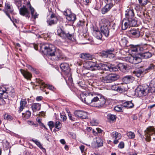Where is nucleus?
<instances>
[{
	"mask_svg": "<svg viewBox=\"0 0 155 155\" xmlns=\"http://www.w3.org/2000/svg\"><path fill=\"white\" fill-rule=\"evenodd\" d=\"M81 100L87 104H91L94 107L103 106L106 102L105 98L100 94L82 93L80 94Z\"/></svg>",
	"mask_w": 155,
	"mask_h": 155,
	"instance_id": "nucleus-1",
	"label": "nucleus"
},
{
	"mask_svg": "<svg viewBox=\"0 0 155 155\" xmlns=\"http://www.w3.org/2000/svg\"><path fill=\"white\" fill-rule=\"evenodd\" d=\"M44 49V51L47 53L49 58L52 60L57 61L64 59L65 56L62 51L51 44L44 45L42 47Z\"/></svg>",
	"mask_w": 155,
	"mask_h": 155,
	"instance_id": "nucleus-2",
	"label": "nucleus"
},
{
	"mask_svg": "<svg viewBox=\"0 0 155 155\" xmlns=\"http://www.w3.org/2000/svg\"><path fill=\"white\" fill-rule=\"evenodd\" d=\"M84 66L87 69L92 71L102 70L112 72L116 69L114 68L113 65L106 64L102 63L98 64L92 61L86 62L84 64Z\"/></svg>",
	"mask_w": 155,
	"mask_h": 155,
	"instance_id": "nucleus-3",
	"label": "nucleus"
},
{
	"mask_svg": "<svg viewBox=\"0 0 155 155\" xmlns=\"http://www.w3.org/2000/svg\"><path fill=\"white\" fill-rule=\"evenodd\" d=\"M126 18L124 19L122 22V29L125 30L131 27H134L137 25V21L134 18L133 10L128 8L126 11Z\"/></svg>",
	"mask_w": 155,
	"mask_h": 155,
	"instance_id": "nucleus-4",
	"label": "nucleus"
},
{
	"mask_svg": "<svg viewBox=\"0 0 155 155\" xmlns=\"http://www.w3.org/2000/svg\"><path fill=\"white\" fill-rule=\"evenodd\" d=\"M150 87L146 84L139 85L135 89L134 94L140 97L145 96L150 92Z\"/></svg>",
	"mask_w": 155,
	"mask_h": 155,
	"instance_id": "nucleus-5",
	"label": "nucleus"
},
{
	"mask_svg": "<svg viewBox=\"0 0 155 155\" xmlns=\"http://www.w3.org/2000/svg\"><path fill=\"white\" fill-rule=\"evenodd\" d=\"M110 24V21L105 18L101 19L99 22L101 33L106 37L109 35Z\"/></svg>",
	"mask_w": 155,
	"mask_h": 155,
	"instance_id": "nucleus-6",
	"label": "nucleus"
},
{
	"mask_svg": "<svg viewBox=\"0 0 155 155\" xmlns=\"http://www.w3.org/2000/svg\"><path fill=\"white\" fill-rule=\"evenodd\" d=\"M57 31L58 35L62 38H68L72 41H76L73 34H70L69 32H65L61 28L58 27Z\"/></svg>",
	"mask_w": 155,
	"mask_h": 155,
	"instance_id": "nucleus-7",
	"label": "nucleus"
},
{
	"mask_svg": "<svg viewBox=\"0 0 155 155\" xmlns=\"http://www.w3.org/2000/svg\"><path fill=\"white\" fill-rule=\"evenodd\" d=\"M145 134L147 141H149L151 138L155 140V138L154 137L155 136V131L153 127H150L147 128L145 131Z\"/></svg>",
	"mask_w": 155,
	"mask_h": 155,
	"instance_id": "nucleus-8",
	"label": "nucleus"
},
{
	"mask_svg": "<svg viewBox=\"0 0 155 155\" xmlns=\"http://www.w3.org/2000/svg\"><path fill=\"white\" fill-rule=\"evenodd\" d=\"M64 14L66 16V19L69 21L74 23L76 20V15L73 13L70 9H68L64 12Z\"/></svg>",
	"mask_w": 155,
	"mask_h": 155,
	"instance_id": "nucleus-9",
	"label": "nucleus"
},
{
	"mask_svg": "<svg viewBox=\"0 0 155 155\" xmlns=\"http://www.w3.org/2000/svg\"><path fill=\"white\" fill-rule=\"evenodd\" d=\"M36 82L41 85L40 89L42 91H43L44 88H47L50 90L53 91L55 90V88L52 85L45 84L44 82L40 79H36Z\"/></svg>",
	"mask_w": 155,
	"mask_h": 155,
	"instance_id": "nucleus-10",
	"label": "nucleus"
},
{
	"mask_svg": "<svg viewBox=\"0 0 155 155\" xmlns=\"http://www.w3.org/2000/svg\"><path fill=\"white\" fill-rule=\"evenodd\" d=\"M127 59L130 63L134 64H137L141 61V58L137 55H131L127 57Z\"/></svg>",
	"mask_w": 155,
	"mask_h": 155,
	"instance_id": "nucleus-11",
	"label": "nucleus"
},
{
	"mask_svg": "<svg viewBox=\"0 0 155 155\" xmlns=\"http://www.w3.org/2000/svg\"><path fill=\"white\" fill-rule=\"evenodd\" d=\"M104 54H102L105 57L109 58H114L115 56V51L113 48L107 50L104 52Z\"/></svg>",
	"mask_w": 155,
	"mask_h": 155,
	"instance_id": "nucleus-12",
	"label": "nucleus"
},
{
	"mask_svg": "<svg viewBox=\"0 0 155 155\" xmlns=\"http://www.w3.org/2000/svg\"><path fill=\"white\" fill-rule=\"evenodd\" d=\"M19 10L21 15L28 18L30 17V12L25 6L23 5L22 7L19 8Z\"/></svg>",
	"mask_w": 155,
	"mask_h": 155,
	"instance_id": "nucleus-13",
	"label": "nucleus"
},
{
	"mask_svg": "<svg viewBox=\"0 0 155 155\" xmlns=\"http://www.w3.org/2000/svg\"><path fill=\"white\" fill-rule=\"evenodd\" d=\"M75 116L82 119H86L87 118V113L84 111L78 110L74 112Z\"/></svg>",
	"mask_w": 155,
	"mask_h": 155,
	"instance_id": "nucleus-14",
	"label": "nucleus"
},
{
	"mask_svg": "<svg viewBox=\"0 0 155 155\" xmlns=\"http://www.w3.org/2000/svg\"><path fill=\"white\" fill-rule=\"evenodd\" d=\"M105 1L107 4L102 10V13L103 14L108 11L113 6V4L111 2L112 0H105Z\"/></svg>",
	"mask_w": 155,
	"mask_h": 155,
	"instance_id": "nucleus-15",
	"label": "nucleus"
},
{
	"mask_svg": "<svg viewBox=\"0 0 155 155\" xmlns=\"http://www.w3.org/2000/svg\"><path fill=\"white\" fill-rule=\"evenodd\" d=\"M60 67L61 70L65 74L67 75L68 74H69L70 69L68 64L67 63H61L60 64Z\"/></svg>",
	"mask_w": 155,
	"mask_h": 155,
	"instance_id": "nucleus-16",
	"label": "nucleus"
},
{
	"mask_svg": "<svg viewBox=\"0 0 155 155\" xmlns=\"http://www.w3.org/2000/svg\"><path fill=\"white\" fill-rule=\"evenodd\" d=\"M114 68L116 69L115 71H117L118 69H119L122 71L125 72L127 67L126 65L124 64L123 63H121L119 64L117 66L114 65Z\"/></svg>",
	"mask_w": 155,
	"mask_h": 155,
	"instance_id": "nucleus-17",
	"label": "nucleus"
},
{
	"mask_svg": "<svg viewBox=\"0 0 155 155\" xmlns=\"http://www.w3.org/2000/svg\"><path fill=\"white\" fill-rule=\"evenodd\" d=\"M27 6L29 8L31 11V15L32 17L33 18L35 19L38 17V14L36 12L35 13V9L31 7L30 2H27Z\"/></svg>",
	"mask_w": 155,
	"mask_h": 155,
	"instance_id": "nucleus-18",
	"label": "nucleus"
},
{
	"mask_svg": "<svg viewBox=\"0 0 155 155\" xmlns=\"http://www.w3.org/2000/svg\"><path fill=\"white\" fill-rule=\"evenodd\" d=\"M129 33L131 36L134 38H138L140 35V32L138 29H133L130 30Z\"/></svg>",
	"mask_w": 155,
	"mask_h": 155,
	"instance_id": "nucleus-19",
	"label": "nucleus"
},
{
	"mask_svg": "<svg viewBox=\"0 0 155 155\" xmlns=\"http://www.w3.org/2000/svg\"><path fill=\"white\" fill-rule=\"evenodd\" d=\"M20 71L24 77L27 80H30L32 77L31 74L29 72L23 69H20Z\"/></svg>",
	"mask_w": 155,
	"mask_h": 155,
	"instance_id": "nucleus-20",
	"label": "nucleus"
},
{
	"mask_svg": "<svg viewBox=\"0 0 155 155\" xmlns=\"http://www.w3.org/2000/svg\"><path fill=\"white\" fill-rule=\"evenodd\" d=\"M140 57L141 58L147 59L151 57L152 54L151 53L147 51L144 52L143 53H140L139 55Z\"/></svg>",
	"mask_w": 155,
	"mask_h": 155,
	"instance_id": "nucleus-21",
	"label": "nucleus"
},
{
	"mask_svg": "<svg viewBox=\"0 0 155 155\" xmlns=\"http://www.w3.org/2000/svg\"><path fill=\"white\" fill-rule=\"evenodd\" d=\"M33 112L39 110L41 109V104L38 103H33L31 107Z\"/></svg>",
	"mask_w": 155,
	"mask_h": 155,
	"instance_id": "nucleus-22",
	"label": "nucleus"
},
{
	"mask_svg": "<svg viewBox=\"0 0 155 155\" xmlns=\"http://www.w3.org/2000/svg\"><path fill=\"white\" fill-rule=\"evenodd\" d=\"M132 101H126L122 104L123 106L127 108H130L133 107L134 104L132 102Z\"/></svg>",
	"mask_w": 155,
	"mask_h": 155,
	"instance_id": "nucleus-23",
	"label": "nucleus"
},
{
	"mask_svg": "<svg viewBox=\"0 0 155 155\" xmlns=\"http://www.w3.org/2000/svg\"><path fill=\"white\" fill-rule=\"evenodd\" d=\"M129 46L130 50L132 51L137 52H140V46L130 45Z\"/></svg>",
	"mask_w": 155,
	"mask_h": 155,
	"instance_id": "nucleus-24",
	"label": "nucleus"
},
{
	"mask_svg": "<svg viewBox=\"0 0 155 155\" xmlns=\"http://www.w3.org/2000/svg\"><path fill=\"white\" fill-rule=\"evenodd\" d=\"M111 136L112 138L115 139H120L121 138V135L120 133H119L117 132L114 131L111 134Z\"/></svg>",
	"mask_w": 155,
	"mask_h": 155,
	"instance_id": "nucleus-25",
	"label": "nucleus"
},
{
	"mask_svg": "<svg viewBox=\"0 0 155 155\" xmlns=\"http://www.w3.org/2000/svg\"><path fill=\"white\" fill-rule=\"evenodd\" d=\"M144 71L143 69H138L133 72V74L134 76H135L137 77H140L141 75L143 73Z\"/></svg>",
	"mask_w": 155,
	"mask_h": 155,
	"instance_id": "nucleus-26",
	"label": "nucleus"
},
{
	"mask_svg": "<svg viewBox=\"0 0 155 155\" xmlns=\"http://www.w3.org/2000/svg\"><path fill=\"white\" fill-rule=\"evenodd\" d=\"M81 58L86 60H91L92 58V55L89 54L83 53L80 54Z\"/></svg>",
	"mask_w": 155,
	"mask_h": 155,
	"instance_id": "nucleus-27",
	"label": "nucleus"
},
{
	"mask_svg": "<svg viewBox=\"0 0 155 155\" xmlns=\"http://www.w3.org/2000/svg\"><path fill=\"white\" fill-rule=\"evenodd\" d=\"M132 77L130 76H126L122 79V81L125 84H127L131 82Z\"/></svg>",
	"mask_w": 155,
	"mask_h": 155,
	"instance_id": "nucleus-28",
	"label": "nucleus"
},
{
	"mask_svg": "<svg viewBox=\"0 0 155 155\" xmlns=\"http://www.w3.org/2000/svg\"><path fill=\"white\" fill-rule=\"evenodd\" d=\"M150 93L155 92V78L151 81L150 84Z\"/></svg>",
	"mask_w": 155,
	"mask_h": 155,
	"instance_id": "nucleus-29",
	"label": "nucleus"
},
{
	"mask_svg": "<svg viewBox=\"0 0 155 155\" xmlns=\"http://www.w3.org/2000/svg\"><path fill=\"white\" fill-rule=\"evenodd\" d=\"M120 45L123 47H128L129 44L128 43V41L125 38H122L120 42Z\"/></svg>",
	"mask_w": 155,
	"mask_h": 155,
	"instance_id": "nucleus-30",
	"label": "nucleus"
},
{
	"mask_svg": "<svg viewBox=\"0 0 155 155\" xmlns=\"http://www.w3.org/2000/svg\"><path fill=\"white\" fill-rule=\"evenodd\" d=\"M57 18H49L47 20V22L49 25L55 24L57 22Z\"/></svg>",
	"mask_w": 155,
	"mask_h": 155,
	"instance_id": "nucleus-31",
	"label": "nucleus"
},
{
	"mask_svg": "<svg viewBox=\"0 0 155 155\" xmlns=\"http://www.w3.org/2000/svg\"><path fill=\"white\" fill-rule=\"evenodd\" d=\"M27 101L25 100H21L20 102V107L19 108L20 112L26 106L27 104Z\"/></svg>",
	"mask_w": 155,
	"mask_h": 155,
	"instance_id": "nucleus-32",
	"label": "nucleus"
},
{
	"mask_svg": "<svg viewBox=\"0 0 155 155\" xmlns=\"http://www.w3.org/2000/svg\"><path fill=\"white\" fill-rule=\"evenodd\" d=\"M108 75L111 82L117 80L119 78L118 75L115 74H111Z\"/></svg>",
	"mask_w": 155,
	"mask_h": 155,
	"instance_id": "nucleus-33",
	"label": "nucleus"
},
{
	"mask_svg": "<svg viewBox=\"0 0 155 155\" xmlns=\"http://www.w3.org/2000/svg\"><path fill=\"white\" fill-rule=\"evenodd\" d=\"M5 10H7V12L10 13H12L13 11V8H12V6L8 3H5Z\"/></svg>",
	"mask_w": 155,
	"mask_h": 155,
	"instance_id": "nucleus-34",
	"label": "nucleus"
},
{
	"mask_svg": "<svg viewBox=\"0 0 155 155\" xmlns=\"http://www.w3.org/2000/svg\"><path fill=\"white\" fill-rule=\"evenodd\" d=\"M101 81L104 83H110L111 82L110 78L108 75L106 77H103L101 79Z\"/></svg>",
	"mask_w": 155,
	"mask_h": 155,
	"instance_id": "nucleus-35",
	"label": "nucleus"
},
{
	"mask_svg": "<svg viewBox=\"0 0 155 155\" xmlns=\"http://www.w3.org/2000/svg\"><path fill=\"white\" fill-rule=\"evenodd\" d=\"M151 48V46L147 44L142 46H140V52L145 50L150 49Z\"/></svg>",
	"mask_w": 155,
	"mask_h": 155,
	"instance_id": "nucleus-36",
	"label": "nucleus"
},
{
	"mask_svg": "<svg viewBox=\"0 0 155 155\" xmlns=\"http://www.w3.org/2000/svg\"><path fill=\"white\" fill-rule=\"evenodd\" d=\"M31 141L35 143L40 149L45 150V149L43 148L42 144L38 140L32 139Z\"/></svg>",
	"mask_w": 155,
	"mask_h": 155,
	"instance_id": "nucleus-37",
	"label": "nucleus"
},
{
	"mask_svg": "<svg viewBox=\"0 0 155 155\" xmlns=\"http://www.w3.org/2000/svg\"><path fill=\"white\" fill-rule=\"evenodd\" d=\"M96 143L97 146L98 147H99L103 146V141L100 138L98 137L96 138Z\"/></svg>",
	"mask_w": 155,
	"mask_h": 155,
	"instance_id": "nucleus-38",
	"label": "nucleus"
},
{
	"mask_svg": "<svg viewBox=\"0 0 155 155\" xmlns=\"http://www.w3.org/2000/svg\"><path fill=\"white\" fill-rule=\"evenodd\" d=\"M94 32H95L96 35V37L97 39H100L102 38V33L99 30H95Z\"/></svg>",
	"mask_w": 155,
	"mask_h": 155,
	"instance_id": "nucleus-39",
	"label": "nucleus"
},
{
	"mask_svg": "<svg viewBox=\"0 0 155 155\" xmlns=\"http://www.w3.org/2000/svg\"><path fill=\"white\" fill-rule=\"evenodd\" d=\"M31 115V112L29 110L27 111L25 113H22L23 117L27 119L29 118L30 117Z\"/></svg>",
	"mask_w": 155,
	"mask_h": 155,
	"instance_id": "nucleus-40",
	"label": "nucleus"
},
{
	"mask_svg": "<svg viewBox=\"0 0 155 155\" xmlns=\"http://www.w3.org/2000/svg\"><path fill=\"white\" fill-rule=\"evenodd\" d=\"M117 117L116 115L109 114L107 115V118L112 121H114L116 119Z\"/></svg>",
	"mask_w": 155,
	"mask_h": 155,
	"instance_id": "nucleus-41",
	"label": "nucleus"
},
{
	"mask_svg": "<svg viewBox=\"0 0 155 155\" xmlns=\"http://www.w3.org/2000/svg\"><path fill=\"white\" fill-rule=\"evenodd\" d=\"M127 135L128 137L130 139H133L135 137V135L134 133L131 131L127 132Z\"/></svg>",
	"mask_w": 155,
	"mask_h": 155,
	"instance_id": "nucleus-42",
	"label": "nucleus"
},
{
	"mask_svg": "<svg viewBox=\"0 0 155 155\" xmlns=\"http://www.w3.org/2000/svg\"><path fill=\"white\" fill-rule=\"evenodd\" d=\"M139 3L141 6H144L147 3L148 0H138Z\"/></svg>",
	"mask_w": 155,
	"mask_h": 155,
	"instance_id": "nucleus-43",
	"label": "nucleus"
},
{
	"mask_svg": "<svg viewBox=\"0 0 155 155\" xmlns=\"http://www.w3.org/2000/svg\"><path fill=\"white\" fill-rule=\"evenodd\" d=\"M15 91L14 89H12L9 92V96H10L12 98H13L15 96Z\"/></svg>",
	"mask_w": 155,
	"mask_h": 155,
	"instance_id": "nucleus-44",
	"label": "nucleus"
},
{
	"mask_svg": "<svg viewBox=\"0 0 155 155\" xmlns=\"http://www.w3.org/2000/svg\"><path fill=\"white\" fill-rule=\"evenodd\" d=\"M4 118L5 119L11 120L12 119V116L7 114H5L4 115Z\"/></svg>",
	"mask_w": 155,
	"mask_h": 155,
	"instance_id": "nucleus-45",
	"label": "nucleus"
},
{
	"mask_svg": "<svg viewBox=\"0 0 155 155\" xmlns=\"http://www.w3.org/2000/svg\"><path fill=\"white\" fill-rule=\"evenodd\" d=\"M61 124L60 121H57L56 122L55 127L56 128L59 129L61 127Z\"/></svg>",
	"mask_w": 155,
	"mask_h": 155,
	"instance_id": "nucleus-46",
	"label": "nucleus"
},
{
	"mask_svg": "<svg viewBox=\"0 0 155 155\" xmlns=\"http://www.w3.org/2000/svg\"><path fill=\"white\" fill-rule=\"evenodd\" d=\"M114 109L118 112L121 111L122 110V106L120 105H118L114 107Z\"/></svg>",
	"mask_w": 155,
	"mask_h": 155,
	"instance_id": "nucleus-47",
	"label": "nucleus"
},
{
	"mask_svg": "<svg viewBox=\"0 0 155 155\" xmlns=\"http://www.w3.org/2000/svg\"><path fill=\"white\" fill-rule=\"evenodd\" d=\"M90 123L92 126L97 125L98 124L97 121L94 119L91 120Z\"/></svg>",
	"mask_w": 155,
	"mask_h": 155,
	"instance_id": "nucleus-48",
	"label": "nucleus"
},
{
	"mask_svg": "<svg viewBox=\"0 0 155 155\" xmlns=\"http://www.w3.org/2000/svg\"><path fill=\"white\" fill-rule=\"evenodd\" d=\"M5 91H6V89L4 87H1L0 88V98H1V97L3 94L4 92Z\"/></svg>",
	"mask_w": 155,
	"mask_h": 155,
	"instance_id": "nucleus-49",
	"label": "nucleus"
},
{
	"mask_svg": "<svg viewBox=\"0 0 155 155\" xmlns=\"http://www.w3.org/2000/svg\"><path fill=\"white\" fill-rule=\"evenodd\" d=\"M119 87L118 85L114 84L112 85L111 86V89L114 91H116L118 89Z\"/></svg>",
	"mask_w": 155,
	"mask_h": 155,
	"instance_id": "nucleus-50",
	"label": "nucleus"
},
{
	"mask_svg": "<svg viewBox=\"0 0 155 155\" xmlns=\"http://www.w3.org/2000/svg\"><path fill=\"white\" fill-rule=\"evenodd\" d=\"M154 67V65L153 64H150L147 68L145 69V70L146 71H150L153 69Z\"/></svg>",
	"mask_w": 155,
	"mask_h": 155,
	"instance_id": "nucleus-51",
	"label": "nucleus"
},
{
	"mask_svg": "<svg viewBox=\"0 0 155 155\" xmlns=\"http://www.w3.org/2000/svg\"><path fill=\"white\" fill-rule=\"evenodd\" d=\"M7 91L6 90V91H5L4 92L3 94L2 95V96L1 97L2 98V99L3 98H6L8 97V92H7Z\"/></svg>",
	"mask_w": 155,
	"mask_h": 155,
	"instance_id": "nucleus-52",
	"label": "nucleus"
},
{
	"mask_svg": "<svg viewBox=\"0 0 155 155\" xmlns=\"http://www.w3.org/2000/svg\"><path fill=\"white\" fill-rule=\"evenodd\" d=\"M48 125L49 126L50 129H52L54 127V122L52 121H49L48 123Z\"/></svg>",
	"mask_w": 155,
	"mask_h": 155,
	"instance_id": "nucleus-53",
	"label": "nucleus"
},
{
	"mask_svg": "<svg viewBox=\"0 0 155 155\" xmlns=\"http://www.w3.org/2000/svg\"><path fill=\"white\" fill-rule=\"evenodd\" d=\"M121 87V89L122 90H123L124 91L127 90V88L126 87L127 85L126 84H124V85L122 84L120 86Z\"/></svg>",
	"mask_w": 155,
	"mask_h": 155,
	"instance_id": "nucleus-54",
	"label": "nucleus"
},
{
	"mask_svg": "<svg viewBox=\"0 0 155 155\" xmlns=\"http://www.w3.org/2000/svg\"><path fill=\"white\" fill-rule=\"evenodd\" d=\"M68 114L69 119L72 121H75V118L73 117L70 112H68Z\"/></svg>",
	"mask_w": 155,
	"mask_h": 155,
	"instance_id": "nucleus-55",
	"label": "nucleus"
},
{
	"mask_svg": "<svg viewBox=\"0 0 155 155\" xmlns=\"http://www.w3.org/2000/svg\"><path fill=\"white\" fill-rule=\"evenodd\" d=\"M77 84L80 87L82 88L84 87V84L83 83V82L82 81H79L78 82Z\"/></svg>",
	"mask_w": 155,
	"mask_h": 155,
	"instance_id": "nucleus-56",
	"label": "nucleus"
},
{
	"mask_svg": "<svg viewBox=\"0 0 155 155\" xmlns=\"http://www.w3.org/2000/svg\"><path fill=\"white\" fill-rule=\"evenodd\" d=\"M118 147L120 149L124 148V142H120L118 145Z\"/></svg>",
	"mask_w": 155,
	"mask_h": 155,
	"instance_id": "nucleus-57",
	"label": "nucleus"
},
{
	"mask_svg": "<svg viewBox=\"0 0 155 155\" xmlns=\"http://www.w3.org/2000/svg\"><path fill=\"white\" fill-rule=\"evenodd\" d=\"M135 9L137 11H140L142 8L139 5H137L135 8Z\"/></svg>",
	"mask_w": 155,
	"mask_h": 155,
	"instance_id": "nucleus-58",
	"label": "nucleus"
},
{
	"mask_svg": "<svg viewBox=\"0 0 155 155\" xmlns=\"http://www.w3.org/2000/svg\"><path fill=\"white\" fill-rule=\"evenodd\" d=\"M84 23L83 21H80L77 24V25L79 26H82L84 25Z\"/></svg>",
	"mask_w": 155,
	"mask_h": 155,
	"instance_id": "nucleus-59",
	"label": "nucleus"
},
{
	"mask_svg": "<svg viewBox=\"0 0 155 155\" xmlns=\"http://www.w3.org/2000/svg\"><path fill=\"white\" fill-rule=\"evenodd\" d=\"M43 99V97L41 96H38L36 98V100L37 101H40L41 100Z\"/></svg>",
	"mask_w": 155,
	"mask_h": 155,
	"instance_id": "nucleus-60",
	"label": "nucleus"
},
{
	"mask_svg": "<svg viewBox=\"0 0 155 155\" xmlns=\"http://www.w3.org/2000/svg\"><path fill=\"white\" fill-rule=\"evenodd\" d=\"M84 147H85L84 145H81L80 147V148L82 153H83L84 151Z\"/></svg>",
	"mask_w": 155,
	"mask_h": 155,
	"instance_id": "nucleus-61",
	"label": "nucleus"
},
{
	"mask_svg": "<svg viewBox=\"0 0 155 155\" xmlns=\"http://www.w3.org/2000/svg\"><path fill=\"white\" fill-rule=\"evenodd\" d=\"M6 14V15L11 20H12L11 18L10 15L8 14V12L4 10L3 11Z\"/></svg>",
	"mask_w": 155,
	"mask_h": 155,
	"instance_id": "nucleus-62",
	"label": "nucleus"
},
{
	"mask_svg": "<svg viewBox=\"0 0 155 155\" xmlns=\"http://www.w3.org/2000/svg\"><path fill=\"white\" fill-rule=\"evenodd\" d=\"M117 91L120 92H122L124 91L123 90H122V89H121V87L120 86H119L118 88V89L117 90Z\"/></svg>",
	"mask_w": 155,
	"mask_h": 155,
	"instance_id": "nucleus-63",
	"label": "nucleus"
},
{
	"mask_svg": "<svg viewBox=\"0 0 155 155\" xmlns=\"http://www.w3.org/2000/svg\"><path fill=\"white\" fill-rule=\"evenodd\" d=\"M60 141L61 143L62 144H65L66 143L65 140L63 139L60 140Z\"/></svg>",
	"mask_w": 155,
	"mask_h": 155,
	"instance_id": "nucleus-64",
	"label": "nucleus"
}]
</instances>
